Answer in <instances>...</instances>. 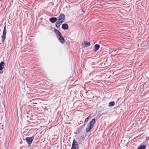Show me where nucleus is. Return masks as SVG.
<instances>
[{
    "label": "nucleus",
    "mask_w": 149,
    "mask_h": 149,
    "mask_svg": "<svg viewBox=\"0 0 149 149\" xmlns=\"http://www.w3.org/2000/svg\"><path fill=\"white\" fill-rule=\"evenodd\" d=\"M58 20L56 23V26L58 28L62 23L64 22L65 16L63 14L61 13L59 17H58Z\"/></svg>",
    "instance_id": "nucleus-1"
},
{
    "label": "nucleus",
    "mask_w": 149,
    "mask_h": 149,
    "mask_svg": "<svg viewBox=\"0 0 149 149\" xmlns=\"http://www.w3.org/2000/svg\"><path fill=\"white\" fill-rule=\"evenodd\" d=\"M95 119L94 118L89 123L86 129V131L87 132H89L92 129V128L93 127L94 124L95 123Z\"/></svg>",
    "instance_id": "nucleus-2"
},
{
    "label": "nucleus",
    "mask_w": 149,
    "mask_h": 149,
    "mask_svg": "<svg viewBox=\"0 0 149 149\" xmlns=\"http://www.w3.org/2000/svg\"><path fill=\"white\" fill-rule=\"evenodd\" d=\"M34 138V136H32L31 137H28L26 138V141L29 146H30Z\"/></svg>",
    "instance_id": "nucleus-3"
},
{
    "label": "nucleus",
    "mask_w": 149,
    "mask_h": 149,
    "mask_svg": "<svg viewBox=\"0 0 149 149\" xmlns=\"http://www.w3.org/2000/svg\"><path fill=\"white\" fill-rule=\"evenodd\" d=\"M6 25H5L3 31V35L2 36V41L3 42L6 38Z\"/></svg>",
    "instance_id": "nucleus-4"
},
{
    "label": "nucleus",
    "mask_w": 149,
    "mask_h": 149,
    "mask_svg": "<svg viewBox=\"0 0 149 149\" xmlns=\"http://www.w3.org/2000/svg\"><path fill=\"white\" fill-rule=\"evenodd\" d=\"M71 149H78L77 142L75 140L73 141Z\"/></svg>",
    "instance_id": "nucleus-5"
},
{
    "label": "nucleus",
    "mask_w": 149,
    "mask_h": 149,
    "mask_svg": "<svg viewBox=\"0 0 149 149\" xmlns=\"http://www.w3.org/2000/svg\"><path fill=\"white\" fill-rule=\"evenodd\" d=\"M90 45V43L87 41H84L82 43V46L84 48L89 46Z\"/></svg>",
    "instance_id": "nucleus-6"
},
{
    "label": "nucleus",
    "mask_w": 149,
    "mask_h": 149,
    "mask_svg": "<svg viewBox=\"0 0 149 149\" xmlns=\"http://www.w3.org/2000/svg\"><path fill=\"white\" fill-rule=\"evenodd\" d=\"M58 38L59 41L61 43L63 44L65 42V39L64 38L61 36L58 37Z\"/></svg>",
    "instance_id": "nucleus-7"
},
{
    "label": "nucleus",
    "mask_w": 149,
    "mask_h": 149,
    "mask_svg": "<svg viewBox=\"0 0 149 149\" xmlns=\"http://www.w3.org/2000/svg\"><path fill=\"white\" fill-rule=\"evenodd\" d=\"M68 25L66 24H63L62 26V28L65 30L68 29Z\"/></svg>",
    "instance_id": "nucleus-8"
},
{
    "label": "nucleus",
    "mask_w": 149,
    "mask_h": 149,
    "mask_svg": "<svg viewBox=\"0 0 149 149\" xmlns=\"http://www.w3.org/2000/svg\"><path fill=\"white\" fill-rule=\"evenodd\" d=\"M49 20L51 22L54 23L57 20V19L56 17H52L49 19Z\"/></svg>",
    "instance_id": "nucleus-9"
},
{
    "label": "nucleus",
    "mask_w": 149,
    "mask_h": 149,
    "mask_svg": "<svg viewBox=\"0 0 149 149\" xmlns=\"http://www.w3.org/2000/svg\"><path fill=\"white\" fill-rule=\"evenodd\" d=\"M5 65V63L3 61H1L0 63V70H2L3 68Z\"/></svg>",
    "instance_id": "nucleus-10"
},
{
    "label": "nucleus",
    "mask_w": 149,
    "mask_h": 149,
    "mask_svg": "<svg viewBox=\"0 0 149 149\" xmlns=\"http://www.w3.org/2000/svg\"><path fill=\"white\" fill-rule=\"evenodd\" d=\"M54 31L56 35L58 36V37L61 35V33L58 30L55 29Z\"/></svg>",
    "instance_id": "nucleus-11"
},
{
    "label": "nucleus",
    "mask_w": 149,
    "mask_h": 149,
    "mask_svg": "<svg viewBox=\"0 0 149 149\" xmlns=\"http://www.w3.org/2000/svg\"><path fill=\"white\" fill-rule=\"evenodd\" d=\"M95 49L94 51L96 52L100 47V45L98 44H96L95 46Z\"/></svg>",
    "instance_id": "nucleus-12"
},
{
    "label": "nucleus",
    "mask_w": 149,
    "mask_h": 149,
    "mask_svg": "<svg viewBox=\"0 0 149 149\" xmlns=\"http://www.w3.org/2000/svg\"><path fill=\"white\" fill-rule=\"evenodd\" d=\"M115 104V103L114 102H111L109 103V107H113L114 105Z\"/></svg>",
    "instance_id": "nucleus-13"
},
{
    "label": "nucleus",
    "mask_w": 149,
    "mask_h": 149,
    "mask_svg": "<svg viewBox=\"0 0 149 149\" xmlns=\"http://www.w3.org/2000/svg\"><path fill=\"white\" fill-rule=\"evenodd\" d=\"M146 146L144 145H141L138 148V149H145Z\"/></svg>",
    "instance_id": "nucleus-14"
},
{
    "label": "nucleus",
    "mask_w": 149,
    "mask_h": 149,
    "mask_svg": "<svg viewBox=\"0 0 149 149\" xmlns=\"http://www.w3.org/2000/svg\"><path fill=\"white\" fill-rule=\"evenodd\" d=\"M89 117H90V116H88V117L87 118L85 119V120L84 121L85 122H87L88 121V120L89 119Z\"/></svg>",
    "instance_id": "nucleus-15"
},
{
    "label": "nucleus",
    "mask_w": 149,
    "mask_h": 149,
    "mask_svg": "<svg viewBox=\"0 0 149 149\" xmlns=\"http://www.w3.org/2000/svg\"><path fill=\"white\" fill-rule=\"evenodd\" d=\"M33 103L34 104H37V102H33Z\"/></svg>",
    "instance_id": "nucleus-16"
}]
</instances>
